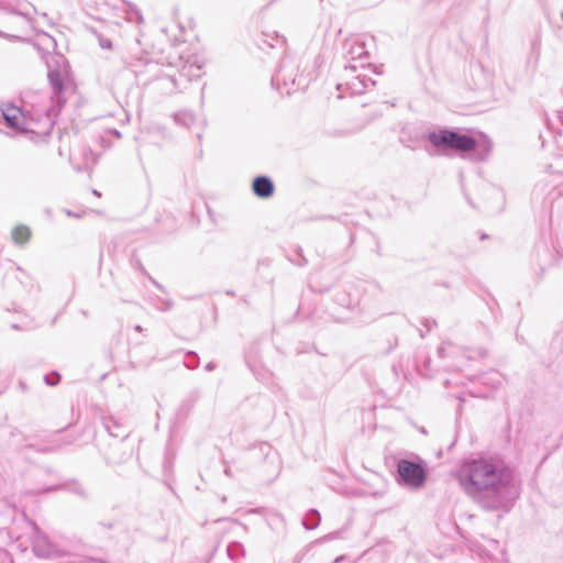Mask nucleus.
<instances>
[{
  "label": "nucleus",
  "instance_id": "f257e3e1",
  "mask_svg": "<svg viewBox=\"0 0 563 563\" xmlns=\"http://www.w3.org/2000/svg\"><path fill=\"white\" fill-rule=\"evenodd\" d=\"M459 479L471 494L487 489L500 492L517 487L512 471L490 460H475L463 465L459 473Z\"/></svg>",
  "mask_w": 563,
  "mask_h": 563
},
{
  "label": "nucleus",
  "instance_id": "f03ea898",
  "mask_svg": "<svg viewBox=\"0 0 563 563\" xmlns=\"http://www.w3.org/2000/svg\"><path fill=\"white\" fill-rule=\"evenodd\" d=\"M429 140L435 147H445L460 152H472L477 145L472 136L449 130L433 132L429 135Z\"/></svg>",
  "mask_w": 563,
  "mask_h": 563
},
{
  "label": "nucleus",
  "instance_id": "7ed1b4c3",
  "mask_svg": "<svg viewBox=\"0 0 563 563\" xmlns=\"http://www.w3.org/2000/svg\"><path fill=\"white\" fill-rule=\"evenodd\" d=\"M398 474L401 481L411 487L419 488L426 482V471L418 464L407 460H400L398 462Z\"/></svg>",
  "mask_w": 563,
  "mask_h": 563
},
{
  "label": "nucleus",
  "instance_id": "20e7f679",
  "mask_svg": "<svg viewBox=\"0 0 563 563\" xmlns=\"http://www.w3.org/2000/svg\"><path fill=\"white\" fill-rule=\"evenodd\" d=\"M2 114L7 124L11 128L20 129L24 124L23 112L15 106L7 104L2 109Z\"/></svg>",
  "mask_w": 563,
  "mask_h": 563
},
{
  "label": "nucleus",
  "instance_id": "39448f33",
  "mask_svg": "<svg viewBox=\"0 0 563 563\" xmlns=\"http://www.w3.org/2000/svg\"><path fill=\"white\" fill-rule=\"evenodd\" d=\"M253 191L261 198H268L274 192V185L268 177L260 176L253 181Z\"/></svg>",
  "mask_w": 563,
  "mask_h": 563
},
{
  "label": "nucleus",
  "instance_id": "423d86ee",
  "mask_svg": "<svg viewBox=\"0 0 563 563\" xmlns=\"http://www.w3.org/2000/svg\"><path fill=\"white\" fill-rule=\"evenodd\" d=\"M48 80L52 86L53 92L55 98L58 102L64 103L65 98L63 97V93L65 89L67 88V85L65 84L64 78L58 71H49L48 74Z\"/></svg>",
  "mask_w": 563,
  "mask_h": 563
},
{
  "label": "nucleus",
  "instance_id": "0eeeda50",
  "mask_svg": "<svg viewBox=\"0 0 563 563\" xmlns=\"http://www.w3.org/2000/svg\"><path fill=\"white\" fill-rule=\"evenodd\" d=\"M31 238V230L26 225H16L12 230V239L18 244H25Z\"/></svg>",
  "mask_w": 563,
  "mask_h": 563
}]
</instances>
